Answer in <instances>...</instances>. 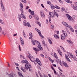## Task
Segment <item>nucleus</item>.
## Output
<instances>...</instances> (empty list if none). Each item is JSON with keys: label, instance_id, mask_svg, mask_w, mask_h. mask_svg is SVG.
Returning <instances> with one entry per match:
<instances>
[{"label": "nucleus", "instance_id": "1", "mask_svg": "<svg viewBox=\"0 0 77 77\" xmlns=\"http://www.w3.org/2000/svg\"><path fill=\"white\" fill-rule=\"evenodd\" d=\"M22 63H25V67L24 69L26 70H27L29 69V71H31L30 68H32V66L30 65V64L29 63V62L27 60H23L21 62Z\"/></svg>", "mask_w": 77, "mask_h": 77}, {"label": "nucleus", "instance_id": "2", "mask_svg": "<svg viewBox=\"0 0 77 77\" xmlns=\"http://www.w3.org/2000/svg\"><path fill=\"white\" fill-rule=\"evenodd\" d=\"M67 54L69 58H70V59H72V58H73L74 60H75V61H77V58L75 57H74V56H73V55H72V53L67 52Z\"/></svg>", "mask_w": 77, "mask_h": 77}, {"label": "nucleus", "instance_id": "3", "mask_svg": "<svg viewBox=\"0 0 77 77\" xmlns=\"http://www.w3.org/2000/svg\"><path fill=\"white\" fill-rule=\"evenodd\" d=\"M62 32H63V34L61 35V39L62 40H64L65 39V37L67 36V34L66 31L62 30Z\"/></svg>", "mask_w": 77, "mask_h": 77}, {"label": "nucleus", "instance_id": "4", "mask_svg": "<svg viewBox=\"0 0 77 77\" xmlns=\"http://www.w3.org/2000/svg\"><path fill=\"white\" fill-rule=\"evenodd\" d=\"M54 13L51 12H49V14H51V17H55V15L57 16V17H59V14L57 13L55 11H54Z\"/></svg>", "mask_w": 77, "mask_h": 77}, {"label": "nucleus", "instance_id": "5", "mask_svg": "<svg viewBox=\"0 0 77 77\" xmlns=\"http://www.w3.org/2000/svg\"><path fill=\"white\" fill-rule=\"evenodd\" d=\"M38 47L39 50L38 49H37L36 48H33V49L34 50H35L36 51H39L40 50H42V47H41L40 45H38Z\"/></svg>", "mask_w": 77, "mask_h": 77}, {"label": "nucleus", "instance_id": "6", "mask_svg": "<svg viewBox=\"0 0 77 77\" xmlns=\"http://www.w3.org/2000/svg\"><path fill=\"white\" fill-rule=\"evenodd\" d=\"M1 8L2 9V11L3 12H4L5 11V6H4V5H3V2H2V1L1 0Z\"/></svg>", "mask_w": 77, "mask_h": 77}, {"label": "nucleus", "instance_id": "7", "mask_svg": "<svg viewBox=\"0 0 77 77\" xmlns=\"http://www.w3.org/2000/svg\"><path fill=\"white\" fill-rule=\"evenodd\" d=\"M27 57H28L30 59V60L32 62H33L35 61V60H34L35 58H34L32 57V56H31V57H30L29 55H27Z\"/></svg>", "mask_w": 77, "mask_h": 77}, {"label": "nucleus", "instance_id": "8", "mask_svg": "<svg viewBox=\"0 0 77 77\" xmlns=\"http://www.w3.org/2000/svg\"><path fill=\"white\" fill-rule=\"evenodd\" d=\"M18 16H19L20 17L22 18H23L24 20L26 19V16H25L22 13L20 15L18 14Z\"/></svg>", "mask_w": 77, "mask_h": 77}, {"label": "nucleus", "instance_id": "9", "mask_svg": "<svg viewBox=\"0 0 77 77\" xmlns=\"http://www.w3.org/2000/svg\"><path fill=\"white\" fill-rule=\"evenodd\" d=\"M36 62H37L39 65H40V66H41L42 65V64H41V61H40V60L36 58Z\"/></svg>", "mask_w": 77, "mask_h": 77}, {"label": "nucleus", "instance_id": "10", "mask_svg": "<svg viewBox=\"0 0 77 77\" xmlns=\"http://www.w3.org/2000/svg\"><path fill=\"white\" fill-rule=\"evenodd\" d=\"M40 14V15H41L42 17V18H45V14H44V12H43V11H41Z\"/></svg>", "mask_w": 77, "mask_h": 77}, {"label": "nucleus", "instance_id": "11", "mask_svg": "<svg viewBox=\"0 0 77 77\" xmlns=\"http://www.w3.org/2000/svg\"><path fill=\"white\" fill-rule=\"evenodd\" d=\"M66 15H67V17L69 20V21H71V20H72V17H71V16H70V15H69L68 14H66Z\"/></svg>", "mask_w": 77, "mask_h": 77}, {"label": "nucleus", "instance_id": "12", "mask_svg": "<svg viewBox=\"0 0 77 77\" xmlns=\"http://www.w3.org/2000/svg\"><path fill=\"white\" fill-rule=\"evenodd\" d=\"M63 24V25H64L65 26H66V27H69V26L68 25V24L66 23L65 22H63L62 23Z\"/></svg>", "mask_w": 77, "mask_h": 77}, {"label": "nucleus", "instance_id": "13", "mask_svg": "<svg viewBox=\"0 0 77 77\" xmlns=\"http://www.w3.org/2000/svg\"><path fill=\"white\" fill-rule=\"evenodd\" d=\"M20 39L21 45H24V40H23V39L21 37L20 38Z\"/></svg>", "mask_w": 77, "mask_h": 77}, {"label": "nucleus", "instance_id": "14", "mask_svg": "<svg viewBox=\"0 0 77 77\" xmlns=\"http://www.w3.org/2000/svg\"><path fill=\"white\" fill-rule=\"evenodd\" d=\"M62 63H63V65L64 66H65V67H68V64H67L63 62Z\"/></svg>", "mask_w": 77, "mask_h": 77}, {"label": "nucleus", "instance_id": "15", "mask_svg": "<svg viewBox=\"0 0 77 77\" xmlns=\"http://www.w3.org/2000/svg\"><path fill=\"white\" fill-rule=\"evenodd\" d=\"M20 8L23 9V5L21 2H20Z\"/></svg>", "mask_w": 77, "mask_h": 77}, {"label": "nucleus", "instance_id": "16", "mask_svg": "<svg viewBox=\"0 0 77 77\" xmlns=\"http://www.w3.org/2000/svg\"><path fill=\"white\" fill-rule=\"evenodd\" d=\"M65 57L66 58L68 61H69V62H71V61H70V60H69V58H68V56L66 55V54H65Z\"/></svg>", "mask_w": 77, "mask_h": 77}, {"label": "nucleus", "instance_id": "17", "mask_svg": "<svg viewBox=\"0 0 77 77\" xmlns=\"http://www.w3.org/2000/svg\"><path fill=\"white\" fill-rule=\"evenodd\" d=\"M38 34L40 35V36H41V37H42V38H44V36H42V35H41V31H39L38 32Z\"/></svg>", "mask_w": 77, "mask_h": 77}, {"label": "nucleus", "instance_id": "18", "mask_svg": "<svg viewBox=\"0 0 77 77\" xmlns=\"http://www.w3.org/2000/svg\"><path fill=\"white\" fill-rule=\"evenodd\" d=\"M54 37H55V38H56V39H59V35H56L55 34L54 35Z\"/></svg>", "mask_w": 77, "mask_h": 77}, {"label": "nucleus", "instance_id": "19", "mask_svg": "<svg viewBox=\"0 0 77 77\" xmlns=\"http://www.w3.org/2000/svg\"><path fill=\"white\" fill-rule=\"evenodd\" d=\"M0 23H1V24H2L4 25L5 24V23H4L2 19H0Z\"/></svg>", "mask_w": 77, "mask_h": 77}, {"label": "nucleus", "instance_id": "20", "mask_svg": "<svg viewBox=\"0 0 77 77\" xmlns=\"http://www.w3.org/2000/svg\"><path fill=\"white\" fill-rule=\"evenodd\" d=\"M18 75H19V76H20V77H23V75H22V74H21V72H18Z\"/></svg>", "mask_w": 77, "mask_h": 77}, {"label": "nucleus", "instance_id": "21", "mask_svg": "<svg viewBox=\"0 0 77 77\" xmlns=\"http://www.w3.org/2000/svg\"><path fill=\"white\" fill-rule=\"evenodd\" d=\"M21 70H22V71H23V72H26V70H25L23 68V66H21Z\"/></svg>", "mask_w": 77, "mask_h": 77}, {"label": "nucleus", "instance_id": "22", "mask_svg": "<svg viewBox=\"0 0 77 77\" xmlns=\"http://www.w3.org/2000/svg\"><path fill=\"white\" fill-rule=\"evenodd\" d=\"M57 51H58L59 54H60V56H62V52H61L59 50H58Z\"/></svg>", "mask_w": 77, "mask_h": 77}, {"label": "nucleus", "instance_id": "23", "mask_svg": "<svg viewBox=\"0 0 77 77\" xmlns=\"http://www.w3.org/2000/svg\"><path fill=\"white\" fill-rule=\"evenodd\" d=\"M69 28L71 32H74V29H73L71 28V26H69Z\"/></svg>", "mask_w": 77, "mask_h": 77}, {"label": "nucleus", "instance_id": "24", "mask_svg": "<svg viewBox=\"0 0 77 77\" xmlns=\"http://www.w3.org/2000/svg\"><path fill=\"white\" fill-rule=\"evenodd\" d=\"M8 76L9 77H13V76H14V75H13V74L11 73L8 74Z\"/></svg>", "mask_w": 77, "mask_h": 77}, {"label": "nucleus", "instance_id": "25", "mask_svg": "<svg viewBox=\"0 0 77 77\" xmlns=\"http://www.w3.org/2000/svg\"><path fill=\"white\" fill-rule=\"evenodd\" d=\"M32 42L34 45H35L36 44L35 43V40H32Z\"/></svg>", "mask_w": 77, "mask_h": 77}, {"label": "nucleus", "instance_id": "26", "mask_svg": "<svg viewBox=\"0 0 77 77\" xmlns=\"http://www.w3.org/2000/svg\"><path fill=\"white\" fill-rule=\"evenodd\" d=\"M65 1L67 3H72V2H70L69 0H65Z\"/></svg>", "mask_w": 77, "mask_h": 77}, {"label": "nucleus", "instance_id": "27", "mask_svg": "<svg viewBox=\"0 0 77 77\" xmlns=\"http://www.w3.org/2000/svg\"><path fill=\"white\" fill-rule=\"evenodd\" d=\"M55 7L56 9H60V7L56 5H55Z\"/></svg>", "mask_w": 77, "mask_h": 77}, {"label": "nucleus", "instance_id": "28", "mask_svg": "<svg viewBox=\"0 0 77 77\" xmlns=\"http://www.w3.org/2000/svg\"><path fill=\"white\" fill-rule=\"evenodd\" d=\"M23 25L24 26H27V23H26V21L25 20L23 21Z\"/></svg>", "mask_w": 77, "mask_h": 77}, {"label": "nucleus", "instance_id": "29", "mask_svg": "<svg viewBox=\"0 0 77 77\" xmlns=\"http://www.w3.org/2000/svg\"><path fill=\"white\" fill-rule=\"evenodd\" d=\"M67 41L70 44H72V42L70 40H67Z\"/></svg>", "mask_w": 77, "mask_h": 77}, {"label": "nucleus", "instance_id": "30", "mask_svg": "<svg viewBox=\"0 0 77 77\" xmlns=\"http://www.w3.org/2000/svg\"><path fill=\"white\" fill-rule=\"evenodd\" d=\"M28 27H31V26H30V23H27V25Z\"/></svg>", "mask_w": 77, "mask_h": 77}, {"label": "nucleus", "instance_id": "31", "mask_svg": "<svg viewBox=\"0 0 77 77\" xmlns=\"http://www.w3.org/2000/svg\"><path fill=\"white\" fill-rule=\"evenodd\" d=\"M35 42H36L37 44H38V45H39V44H40V43L38 41L35 40Z\"/></svg>", "mask_w": 77, "mask_h": 77}, {"label": "nucleus", "instance_id": "32", "mask_svg": "<svg viewBox=\"0 0 77 77\" xmlns=\"http://www.w3.org/2000/svg\"><path fill=\"white\" fill-rule=\"evenodd\" d=\"M48 41L49 43L50 44H52V42H51V41L50 39H48Z\"/></svg>", "mask_w": 77, "mask_h": 77}, {"label": "nucleus", "instance_id": "33", "mask_svg": "<svg viewBox=\"0 0 77 77\" xmlns=\"http://www.w3.org/2000/svg\"><path fill=\"white\" fill-rule=\"evenodd\" d=\"M42 42L44 45V46H45L46 45H45V42H44V40H43V41H42Z\"/></svg>", "mask_w": 77, "mask_h": 77}, {"label": "nucleus", "instance_id": "34", "mask_svg": "<svg viewBox=\"0 0 77 77\" xmlns=\"http://www.w3.org/2000/svg\"><path fill=\"white\" fill-rule=\"evenodd\" d=\"M20 11L21 12V13H22V14H23V13H24V11H23V8L20 9Z\"/></svg>", "mask_w": 77, "mask_h": 77}, {"label": "nucleus", "instance_id": "35", "mask_svg": "<svg viewBox=\"0 0 77 77\" xmlns=\"http://www.w3.org/2000/svg\"><path fill=\"white\" fill-rule=\"evenodd\" d=\"M49 15L48 16V17L49 18V19H51V14L49 13Z\"/></svg>", "mask_w": 77, "mask_h": 77}, {"label": "nucleus", "instance_id": "36", "mask_svg": "<svg viewBox=\"0 0 77 77\" xmlns=\"http://www.w3.org/2000/svg\"><path fill=\"white\" fill-rule=\"evenodd\" d=\"M64 10H65V8H64L63 7H62L61 9V12H63V11Z\"/></svg>", "mask_w": 77, "mask_h": 77}, {"label": "nucleus", "instance_id": "37", "mask_svg": "<svg viewBox=\"0 0 77 77\" xmlns=\"http://www.w3.org/2000/svg\"><path fill=\"white\" fill-rule=\"evenodd\" d=\"M60 75H61V76H62V77H65V75H63V74L62 73H61L60 74Z\"/></svg>", "mask_w": 77, "mask_h": 77}, {"label": "nucleus", "instance_id": "38", "mask_svg": "<svg viewBox=\"0 0 77 77\" xmlns=\"http://www.w3.org/2000/svg\"><path fill=\"white\" fill-rule=\"evenodd\" d=\"M18 18L19 19V21H21V17H20V16H18Z\"/></svg>", "mask_w": 77, "mask_h": 77}, {"label": "nucleus", "instance_id": "39", "mask_svg": "<svg viewBox=\"0 0 77 77\" xmlns=\"http://www.w3.org/2000/svg\"><path fill=\"white\" fill-rule=\"evenodd\" d=\"M47 4H48V5H50L51 4V2H50V1H48L47 2Z\"/></svg>", "mask_w": 77, "mask_h": 77}, {"label": "nucleus", "instance_id": "40", "mask_svg": "<svg viewBox=\"0 0 77 77\" xmlns=\"http://www.w3.org/2000/svg\"><path fill=\"white\" fill-rule=\"evenodd\" d=\"M54 56L56 58H57V56L56 55V53H54Z\"/></svg>", "mask_w": 77, "mask_h": 77}, {"label": "nucleus", "instance_id": "41", "mask_svg": "<svg viewBox=\"0 0 77 77\" xmlns=\"http://www.w3.org/2000/svg\"><path fill=\"white\" fill-rule=\"evenodd\" d=\"M18 47L20 51H21V47H20V45H19Z\"/></svg>", "mask_w": 77, "mask_h": 77}, {"label": "nucleus", "instance_id": "42", "mask_svg": "<svg viewBox=\"0 0 77 77\" xmlns=\"http://www.w3.org/2000/svg\"><path fill=\"white\" fill-rule=\"evenodd\" d=\"M22 2L24 3H26V0H22Z\"/></svg>", "mask_w": 77, "mask_h": 77}, {"label": "nucleus", "instance_id": "43", "mask_svg": "<svg viewBox=\"0 0 77 77\" xmlns=\"http://www.w3.org/2000/svg\"><path fill=\"white\" fill-rule=\"evenodd\" d=\"M38 73L39 74L41 77H42V76L41 75V73H40V72H39V71H38Z\"/></svg>", "mask_w": 77, "mask_h": 77}, {"label": "nucleus", "instance_id": "44", "mask_svg": "<svg viewBox=\"0 0 77 77\" xmlns=\"http://www.w3.org/2000/svg\"><path fill=\"white\" fill-rule=\"evenodd\" d=\"M31 14L32 15H34V11H32V12H31Z\"/></svg>", "mask_w": 77, "mask_h": 77}, {"label": "nucleus", "instance_id": "45", "mask_svg": "<svg viewBox=\"0 0 77 77\" xmlns=\"http://www.w3.org/2000/svg\"><path fill=\"white\" fill-rule=\"evenodd\" d=\"M20 57L21 59H24V57H23L22 55H20Z\"/></svg>", "mask_w": 77, "mask_h": 77}, {"label": "nucleus", "instance_id": "46", "mask_svg": "<svg viewBox=\"0 0 77 77\" xmlns=\"http://www.w3.org/2000/svg\"><path fill=\"white\" fill-rule=\"evenodd\" d=\"M73 9H75V10H77V7H73Z\"/></svg>", "mask_w": 77, "mask_h": 77}, {"label": "nucleus", "instance_id": "47", "mask_svg": "<svg viewBox=\"0 0 77 77\" xmlns=\"http://www.w3.org/2000/svg\"><path fill=\"white\" fill-rule=\"evenodd\" d=\"M29 35L30 36H33V35H32V33L31 32H30L29 33Z\"/></svg>", "mask_w": 77, "mask_h": 77}, {"label": "nucleus", "instance_id": "48", "mask_svg": "<svg viewBox=\"0 0 77 77\" xmlns=\"http://www.w3.org/2000/svg\"><path fill=\"white\" fill-rule=\"evenodd\" d=\"M15 65L17 66H19V64L17 63H15Z\"/></svg>", "mask_w": 77, "mask_h": 77}, {"label": "nucleus", "instance_id": "49", "mask_svg": "<svg viewBox=\"0 0 77 77\" xmlns=\"http://www.w3.org/2000/svg\"><path fill=\"white\" fill-rule=\"evenodd\" d=\"M74 4H75V6H76V7H77V2H75Z\"/></svg>", "mask_w": 77, "mask_h": 77}, {"label": "nucleus", "instance_id": "50", "mask_svg": "<svg viewBox=\"0 0 77 77\" xmlns=\"http://www.w3.org/2000/svg\"><path fill=\"white\" fill-rule=\"evenodd\" d=\"M38 25L40 27H41V23H40L38 22Z\"/></svg>", "mask_w": 77, "mask_h": 77}, {"label": "nucleus", "instance_id": "51", "mask_svg": "<svg viewBox=\"0 0 77 77\" xmlns=\"http://www.w3.org/2000/svg\"><path fill=\"white\" fill-rule=\"evenodd\" d=\"M51 29H54V26H53V25H52L51 26Z\"/></svg>", "mask_w": 77, "mask_h": 77}, {"label": "nucleus", "instance_id": "52", "mask_svg": "<svg viewBox=\"0 0 77 77\" xmlns=\"http://www.w3.org/2000/svg\"><path fill=\"white\" fill-rule=\"evenodd\" d=\"M4 16L5 17V18H7V15L6 14H4Z\"/></svg>", "mask_w": 77, "mask_h": 77}, {"label": "nucleus", "instance_id": "53", "mask_svg": "<svg viewBox=\"0 0 77 77\" xmlns=\"http://www.w3.org/2000/svg\"><path fill=\"white\" fill-rule=\"evenodd\" d=\"M74 27L75 29H77V25H75Z\"/></svg>", "mask_w": 77, "mask_h": 77}, {"label": "nucleus", "instance_id": "54", "mask_svg": "<svg viewBox=\"0 0 77 77\" xmlns=\"http://www.w3.org/2000/svg\"><path fill=\"white\" fill-rule=\"evenodd\" d=\"M54 74L56 75H57V73L56 72V70H54Z\"/></svg>", "mask_w": 77, "mask_h": 77}, {"label": "nucleus", "instance_id": "55", "mask_svg": "<svg viewBox=\"0 0 77 77\" xmlns=\"http://www.w3.org/2000/svg\"><path fill=\"white\" fill-rule=\"evenodd\" d=\"M41 56H42V57H44V55H43L42 54H40Z\"/></svg>", "mask_w": 77, "mask_h": 77}, {"label": "nucleus", "instance_id": "56", "mask_svg": "<svg viewBox=\"0 0 77 77\" xmlns=\"http://www.w3.org/2000/svg\"><path fill=\"white\" fill-rule=\"evenodd\" d=\"M58 68L59 69V70H60V71H61V72H62V69H60V67H58Z\"/></svg>", "mask_w": 77, "mask_h": 77}, {"label": "nucleus", "instance_id": "57", "mask_svg": "<svg viewBox=\"0 0 77 77\" xmlns=\"http://www.w3.org/2000/svg\"><path fill=\"white\" fill-rule=\"evenodd\" d=\"M46 24H48V20H46Z\"/></svg>", "mask_w": 77, "mask_h": 77}, {"label": "nucleus", "instance_id": "58", "mask_svg": "<svg viewBox=\"0 0 77 77\" xmlns=\"http://www.w3.org/2000/svg\"><path fill=\"white\" fill-rule=\"evenodd\" d=\"M35 19V20H39V18L38 17H36Z\"/></svg>", "mask_w": 77, "mask_h": 77}, {"label": "nucleus", "instance_id": "59", "mask_svg": "<svg viewBox=\"0 0 77 77\" xmlns=\"http://www.w3.org/2000/svg\"><path fill=\"white\" fill-rule=\"evenodd\" d=\"M52 65L53 66H55V67L56 66V65L54 64H52Z\"/></svg>", "mask_w": 77, "mask_h": 77}, {"label": "nucleus", "instance_id": "60", "mask_svg": "<svg viewBox=\"0 0 77 77\" xmlns=\"http://www.w3.org/2000/svg\"><path fill=\"white\" fill-rule=\"evenodd\" d=\"M28 54H29V57H31V55L30 54V53H28Z\"/></svg>", "mask_w": 77, "mask_h": 77}, {"label": "nucleus", "instance_id": "61", "mask_svg": "<svg viewBox=\"0 0 77 77\" xmlns=\"http://www.w3.org/2000/svg\"><path fill=\"white\" fill-rule=\"evenodd\" d=\"M51 9H54V7L53 6H51Z\"/></svg>", "mask_w": 77, "mask_h": 77}, {"label": "nucleus", "instance_id": "62", "mask_svg": "<svg viewBox=\"0 0 77 77\" xmlns=\"http://www.w3.org/2000/svg\"><path fill=\"white\" fill-rule=\"evenodd\" d=\"M71 5H72V6L73 8H74V7H75V6H74V5H73V4H72Z\"/></svg>", "mask_w": 77, "mask_h": 77}, {"label": "nucleus", "instance_id": "63", "mask_svg": "<svg viewBox=\"0 0 77 77\" xmlns=\"http://www.w3.org/2000/svg\"><path fill=\"white\" fill-rule=\"evenodd\" d=\"M75 52L76 54V56L77 57V50H76Z\"/></svg>", "mask_w": 77, "mask_h": 77}, {"label": "nucleus", "instance_id": "64", "mask_svg": "<svg viewBox=\"0 0 77 77\" xmlns=\"http://www.w3.org/2000/svg\"><path fill=\"white\" fill-rule=\"evenodd\" d=\"M44 77H48V76L46 75H44Z\"/></svg>", "mask_w": 77, "mask_h": 77}]
</instances>
